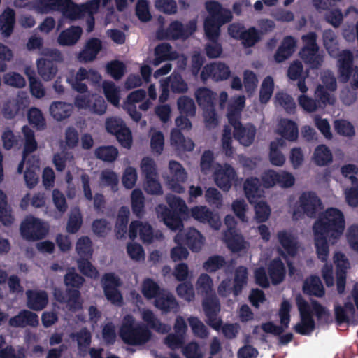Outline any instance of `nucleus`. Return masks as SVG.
Here are the masks:
<instances>
[{
	"mask_svg": "<svg viewBox=\"0 0 358 358\" xmlns=\"http://www.w3.org/2000/svg\"><path fill=\"white\" fill-rule=\"evenodd\" d=\"M206 9L209 15L204 20V31L208 41L218 40L220 34V27L229 23L232 20V13L229 9L224 8L216 1L206 3Z\"/></svg>",
	"mask_w": 358,
	"mask_h": 358,
	"instance_id": "nucleus-1",
	"label": "nucleus"
},
{
	"mask_svg": "<svg viewBox=\"0 0 358 358\" xmlns=\"http://www.w3.org/2000/svg\"><path fill=\"white\" fill-rule=\"evenodd\" d=\"M345 224L343 212L336 208L331 207L320 214L313 224V230L326 234L329 238L337 240L344 231Z\"/></svg>",
	"mask_w": 358,
	"mask_h": 358,
	"instance_id": "nucleus-2",
	"label": "nucleus"
},
{
	"mask_svg": "<svg viewBox=\"0 0 358 358\" xmlns=\"http://www.w3.org/2000/svg\"><path fill=\"white\" fill-rule=\"evenodd\" d=\"M119 335L122 341L129 345H143L152 337V332L145 324L136 322L132 315L124 317L119 329Z\"/></svg>",
	"mask_w": 358,
	"mask_h": 358,
	"instance_id": "nucleus-3",
	"label": "nucleus"
},
{
	"mask_svg": "<svg viewBox=\"0 0 358 358\" xmlns=\"http://www.w3.org/2000/svg\"><path fill=\"white\" fill-rule=\"evenodd\" d=\"M20 233L25 240L35 241L44 238L48 234V229L40 219L29 216L21 223Z\"/></svg>",
	"mask_w": 358,
	"mask_h": 358,
	"instance_id": "nucleus-4",
	"label": "nucleus"
},
{
	"mask_svg": "<svg viewBox=\"0 0 358 358\" xmlns=\"http://www.w3.org/2000/svg\"><path fill=\"white\" fill-rule=\"evenodd\" d=\"M297 306L301 321L294 327V330L301 335L309 336L315 328L311 308L308 303L303 299H297Z\"/></svg>",
	"mask_w": 358,
	"mask_h": 358,
	"instance_id": "nucleus-5",
	"label": "nucleus"
},
{
	"mask_svg": "<svg viewBox=\"0 0 358 358\" xmlns=\"http://www.w3.org/2000/svg\"><path fill=\"white\" fill-rule=\"evenodd\" d=\"M170 176L168 177L167 184L170 189L176 193L181 194L185 192L182 183L187 178V172L182 166L175 160H171L169 163Z\"/></svg>",
	"mask_w": 358,
	"mask_h": 358,
	"instance_id": "nucleus-6",
	"label": "nucleus"
},
{
	"mask_svg": "<svg viewBox=\"0 0 358 358\" xmlns=\"http://www.w3.org/2000/svg\"><path fill=\"white\" fill-rule=\"evenodd\" d=\"M353 55L344 50L338 59V78L341 83H348L350 78L358 79V66L353 65Z\"/></svg>",
	"mask_w": 358,
	"mask_h": 358,
	"instance_id": "nucleus-7",
	"label": "nucleus"
},
{
	"mask_svg": "<svg viewBox=\"0 0 358 358\" xmlns=\"http://www.w3.org/2000/svg\"><path fill=\"white\" fill-rule=\"evenodd\" d=\"M104 295L113 304H121L122 296L118 290L120 279L113 273H105L101 279Z\"/></svg>",
	"mask_w": 358,
	"mask_h": 358,
	"instance_id": "nucleus-8",
	"label": "nucleus"
},
{
	"mask_svg": "<svg viewBox=\"0 0 358 358\" xmlns=\"http://www.w3.org/2000/svg\"><path fill=\"white\" fill-rule=\"evenodd\" d=\"M178 245H186L192 252L201 250L204 241L202 234L194 228H189L184 232H179L174 238Z\"/></svg>",
	"mask_w": 358,
	"mask_h": 358,
	"instance_id": "nucleus-9",
	"label": "nucleus"
},
{
	"mask_svg": "<svg viewBox=\"0 0 358 358\" xmlns=\"http://www.w3.org/2000/svg\"><path fill=\"white\" fill-rule=\"evenodd\" d=\"M230 75L229 67L224 63L219 62L206 64L201 71L200 77L203 82L209 78L217 82L228 79Z\"/></svg>",
	"mask_w": 358,
	"mask_h": 358,
	"instance_id": "nucleus-10",
	"label": "nucleus"
},
{
	"mask_svg": "<svg viewBox=\"0 0 358 358\" xmlns=\"http://www.w3.org/2000/svg\"><path fill=\"white\" fill-rule=\"evenodd\" d=\"M214 180L216 185L222 190L227 192L230 189L233 183L237 180L235 169L229 164L220 166L214 172Z\"/></svg>",
	"mask_w": 358,
	"mask_h": 358,
	"instance_id": "nucleus-11",
	"label": "nucleus"
},
{
	"mask_svg": "<svg viewBox=\"0 0 358 358\" xmlns=\"http://www.w3.org/2000/svg\"><path fill=\"white\" fill-rule=\"evenodd\" d=\"M199 106L203 110H208L211 116L215 115L217 94L207 87H200L195 92Z\"/></svg>",
	"mask_w": 358,
	"mask_h": 358,
	"instance_id": "nucleus-12",
	"label": "nucleus"
},
{
	"mask_svg": "<svg viewBox=\"0 0 358 358\" xmlns=\"http://www.w3.org/2000/svg\"><path fill=\"white\" fill-rule=\"evenodd\" d=\"M8 324L15 328H24L27 326L37 327L39 324L38 316L29 310H22L17 315L10 318Z\"/></svg>",
	"mask_w": 358,
	"mask_h": 358,
	"instance_id": "nucleus-13",
	"label": "nucleus"
},
{
	"mask_svg": "<svg viewBox=\"0 0 358 358\" xmlns=\"http://www.w3.org/2000/svg\"><path fill=\"white\" fill-rule=\"evenodd\" d=\"M102 42L98 38L88 39L83 49L78 53V59L80 62H89L94 61L102 49Z\"/></svg>",
	"mask_w": 358,
	"mask_h": 358,
	"instance_id": "nucleus-14",
	"label": "nucleus"
},
{
	"mask_svg": "<svg viewBox=\"0 0 358 358\" xmlns=\"http://www.w3.org/2000/svg\"><path fill=\"white\" fill-rule=\"evenodd\" d=\"M300 207L309 217H314L317 208L321 205V200L313 192H303L299 197Z\"/></svg>",
	"mask_w": 358,
	"mask_h": 358,
	"instance_id": "nucleus-15",
	"label": "nucleus"
},
{
	"mask_svg": "<svg viewBox=\"0 0 358 358\" xmlns=\"http://www.w3.org/2000/svg\"><path fill=\"white\" fill-rule=\"evenodd\" d=\"M158 213L160 214L164 223L171 230L176 231L183 227L182 217L184 214L169 210L168 207L164 205L158 206Z\"/></svg>",
	"mask_w": 358,
	"mask_h": 358,
	"instance_id": "nucleus-16",
	"label": "nucleus"
},
{
	"mask_svg": "<svg viewBox=\"0 0 358 358\" xmlns=\"http://www.w3.org/2000/svg\"><path fill=\"white\" fill-rule=\"evenodd\" d=\"M27 306L32 310L40 311L44 309L48 303V296L44 290L29 289L26 292Z\"/></svg>",
	"mask_w": 358,
	"mask_h": 358,
	"instance_id": "nucleus-17",
	"label": "nucleus"
},
{
	"mask_svg": "<svg viewBox=\"0 0 358 358\" xmlns=\"http://www.w3.org/2000/svg\"><path fill=\"white\" fill-rule=\"evenodd\" d=\"M155 306L163 313H176L178 310V303L175 296L165 289L155 300Z\"/></svg>",
	"mask_w": 358,
	"mask_h": 358,
	"instance_id": "nucleus-18",
	"label": "nucleus"
},
{
	"mask_svg": "<svg viewBox=\"0 0 358 358\" xmlns=\"http://www.w3.org/2000/svg\"><path fill=\"white\" fill-rule=\"evenodd\" d=\"M318 48H301L299 52L300 58L311 69H319L324 61L323 55Z\"/></svg>",
	"mask_w": 358,
	"mask_h": 358,
	"instance_id": "nucleus-19",
	"label": "nucleus"
},
{
	"mask_svg": "<svg viewBox=\"0 0 358 358\" xmlns=\"http://www.w3.org/2000/svg\"><path fill=\"white\" fill-rule=\"evenodd\" d=\"M296 45V41L293 36H285L274 55L275 61L281 63L287 59L295 51Z\"/></svg>",
	"mask_w": 358,
	"mask_h": 358,
	"instance_id": "nucleus-20",
	"label": "nucleus"
},
{
	"mask_svg": "<svg viewBox=\"0 0 358 358\" xmlns=\"http://www.w3.org/2000/svg\"><path fill=\"white\" fill-rule=\"evenodd\" d=\"M268 273L273 285H278L285 280L286 268L280 257H275L269 262Z\"/></svg>",
	"mask_w": 358,
	"mask_h": 358,
	"instance_id": "nucleus-21",
	"label": "nucleus"
},
{
	"mask_svg": "<svg viewBox=\"0 0 358 358\" xmlns=\"http://www.w3.org/2000/svg\"><path fill=\"white\" fill-rule=\"evenodd\" d=\"M277 238L280 245L284 249L286 255L294 257L298 252V243L294 236L286 230H281L277 233Z\"/></svg>",
	"mask_w": 358,
	"mask_h": 358,
	"instance_id": "nucleus-22",
	"label": "nucleus"
},
{
	"mask_svg": "<svg viewBox=\"0 0 358 358\" xmlns=\"http://www.w3.org/2000/svg\"><path fill=\"white\" fill-rule=\"evenodd\" d=\"M245 196L250 203H256L263 195L261 184L257 177H250L245 180L243 184Z\"/></svg>",
	"mask_w": 358,
	"mask_h": 358,
	"instance_id": "nucleus-23",
	"label": "nucleus"
},
{
	"mask_svg": "<svg viewBox=\"0 0 358 358\" xmlns=\"http://www.w3.org/2000/svg\"><path fill=\"white\" fill-rule=\"evenodd\" d=\"M192 217L202 223H209L214 229H218L220 222L215 220L212 211L206 206H197L191 209Z\"/></svg>",
	"mask_w": 358,
	"mask_h": 358,
	"instance_id": "nucleus-24",
	"label": "nucleus"
},
{
	"mask_svg": "<svg viewBox=\"0 0 358 358\" xmlns=\"http://www.w3.org/2000/svg\"><path fill=\"white\" fill-rule=\"evenodd\" d=\"M255 135L256 128L251 124L236 127L233 132L234 138L244 146H250L253 143Z\"/></svg>",
	"mask_w": 358,
	"mask_h": 358,
	"instance_id": "nucleus-25",
	"label": "nucleus"
},
{
	"mask_svg": "<svg viewBox=\"0 0 358 358\" xmlns=\"http://www.w3.org/2000/svg\"><path fill=\"white\" fill-rule=\"evenodd\" d=\"M83 29L79 26H71L60 32L57 38V42L63 46H71L75 45L80 38Z\"/></svg>",
	"mask_w": 358,
	"mask_h": 358,
	"instance_id": "nucleus-26",
	"label": "nucleus"
},
{
	"mask_svg": "<svg viewBox=\"0 0 358 358\" xmlns=\"http://www.w3.org/2000/svg\"><path fill=\"white\" fill-rule=\"evenodd\" d=\"M37 67L39 75L45 81L53 79L58 71L57 64L48 59L41 58L38 59Z\"/></svg>",
	"mask_w": 358,
	"mask_h": 358,
	"instance_id": "nucleus-27",
	"label": "nucleus"
},
{
	"mask_svg": "<svg viewBox=\"0 0 358 358\" xmlns=\"http://www.w3.org/2000/svg\"><path fill=\"white\" fill-rule=\"evenodd\" d=\"M69 0H37L35 2L36 10L41 14H48L53 11H60Z\"/></svg>",
	"mask_w": 358,
	"mask_h": 358,
	"instance_id": "nucleus-28",
	"label": "nucleus"
},
{
	"mask_svg": "<svg viewBox=\"0 0 358 358\" xmlns=\"http://www.w3.org/2000/svg\"><path fill=\"white\" fill-rule=\"evenodd\" d=\"M344 303L343 306L338 305L334 308L335 318L338 324L348 323L350 322L349 315L353 317L355 315L354 305L351 302L350 297Z\"/></svg>",
	"mask_w": 358,
	"mask_h": 358,
	"instance_id": "nucleus-29",
	"label": "nucleus"
},
{
	"mask_svg": "<svg viewBox=\"0 0 358 358\" xmlns=\"http://www.w3.org/2000/svg\"><path fill=\"white\" fill-rule=\"evenodd\" d=\"M15 23V13L12 8H7L0 15V29L4 36L8 37L13 31Z\"/></svg>",
	"mask_w": 358,
	"mask_h": 358,
	"instance_id": "nucleus-30",
	"label": "nucleus"
},
{
	"mask_svg": "<svg viewBox=\"0 0 358 358\" xmlns=\"http://www.w3.org/2000/svg\"><path fill=\"white\" fill-rule=\"evenodd\" d=\"M72 105L63 101H54L50 106V113L52 117L62 121L69 117L72 113Z\"/></svg>",
	"mask_w": 358,
	"mask_h": 358,
	"instance_id": "nucleus-31",
	"label": "nucleus"
},
{
	"mask_svg": "<svg viewBox=\"0 0 358 358\" xmlns=\"http://www.w3.org/2000/svg\"><path fill=\"white\" fill-rule=\"evenodd\" d=\"M248 279V272L246 267L243 266H238L234 272L233 286L231 287L232 293L235 296H238L243 291V287L247 285Z\"/></svg>",
	"mask_w": 358,
	"mask_h": 358,
	"instance_id": "nucleus-32",
	"label": "nucleus"
},
{
	"mask_svg": "<svg viewBox=\"0 0 358 358\" xmlns=\"http://www.w3.org/2000/svg\"><path fill=\"white\" fill-rule=\"evenodd\" d=\"M303 291L306 294L317 297H322L325 293L321 280L316 275H313L305 280Z\"/></svg>",
	"mask_w": 358,
	"mask_h": 358,
	"instance_id": "nucleus-33",
	"label": "nucleus"
},
{
	"mask_svg": "<svg viewBox=\"0 0 358 358\" xmlns=\"http://www.w3.org/2000/svg\"><path fill=\"white\" fill-rule=\"evenodd\" d=\"M313 232L315 246L316 248L317 257L322 262H325L327 260L329 252V245L327 242V237H329V236L318 231Z\"/></svg>",
	"mask_w": 358,
	"mask_h": 358,
	"instance_id": "nucleus-34",
	"label": "nucleus"
},
{
	"mask_svg": "<svg viewBox=\"0 0 358 358\" xmlns=\"http://www.w3.org/2000/svg\"><path fill=\"white\" fill-rule=\"evenodd\" d=\"M22 132L24 138L22 155L24 157H26L28 155L37 150L38 143L35 138L34 131L29 126H23Z\"/></svg>",
	"mask_w": 358,
	"mask_h": 358,
	"instance_id": "nucleus-35",
	"label": "nucleus"
},
{
	"mask_svg": "<svg viewBox=\"0 0 358 358\" xmlns=\"http://www.w3.org/2000/svg\"><path fill=\"white\" fill-rule=\"evenodd\" d=\"M172 53V47L169 43L158 44L155 48V58L152 64L157 66L163 62L175 59V57L171 55Z\"/></svg>",
	"mask_w": 358,
	"mask_h": 358,
	"instance_id": "nucleus-36",
	"label": "nucleus"
},
{
	"mask_svg": "<svg viewBox=\"0 0 358 358\" xmlns=\"http://www.w3.org/2000/svg\"><path fill=\"white\" fill-rule=\"evenodd\" d=\"M131 206L133 213L138 218H142L145 213V198L141 189H135L132 191Z\"/></svg>",
	"mask_w": 358,
	"mask_h": 358,
	"instance_id": "nucleus-37",
	"label": "nucleus"
},
{
	"mask_svg": "<svg viewBox=\"0 0 358 358\" xmlns=\"http://www.w3.org/2000/svg\"><path fill=\"white\" fill-rule=\"evenodd\" d=\"M87 70L80 67L72 78H68L67 81L71 84L72 88L79 93H85L88 90L87 85L83 81L87 80Z\"/></svg>",
	"mask_w": 358,
	"mask_h": 358,
	"instance_id": "nucleus-38",
	"label": "nucleus"
},
{
	"mask_svg": "<svg viewBox=\"0 0 358 358\" xmlns=\"http://www.w3.org/2000/svg\"><path fill=\"white\" fill-rule=\"evenodd\" d=\"M280 134L282 138L289 141H294L298 138V127L292 120H282L280 122Z\"/></svg>",
	"mask_w": 358,
	"mask_h": 358,
	"instance_id": "nucleus-39",
	"label": "nucleus"
},
{
	"mask_svg": "<svg viewBox=\"0 0 358 358\" xmlns=\"http://www.w3.org/2000/svg\"><path fill=\"white\" fill-rule=\"evenodd\" d=\"M202 308L206 316L220 314L221 310L220 302L215 293L203 298Z\"/></svg>",
	"mask_w": 358,
	"mask_h": 358,
	"instance_id": "nucleus-40",
	"label": "nucleus"
},
{
	"mask_svg": "<svg viewBox=\"0 0 358 358\" xmlns=\"http://www.w3.org/2000/svg\"><path fill=\"white\" fill-rule=\"evenodd\" d=\"M76 251L79 258L92 257L94 250L91 238L87 236L80 237L76 243Z\"/></svg>",
	"mask_w": 358,
	"mask_h": 358,
	"instance_id": "nucleus-41",
	"label": "nucleus"
},
{
	"mask_svg": "<svg viewBox=\"0 0 358 358\" xmlns=\"http://www.w3.org/2000/svg\"><path fill=\"white\" fill-rule=\"evenodd\" d=\"M224 242L233 252H238L243 248L244 240L241 235L235 231H228L224 234Z\"/></svg>",
	"mask_w": 358,
	"mask_h": 358,
	"instance_id": "nucleus-42",
	"label": "nucleus"
},
{
	"mask_svg": "<svg viewBox=\"0 0 358 358\" xmlns=\"http://www.w3.org/2000/svg\"><path fill=\"white\" fill-rule=\"evenodd\" d=\"M315 163L320 166H326L333 160L331 150L325 145H318L313 155Z\"/></svg>",
	"mask_w": 358,
	"mask_h": 358,
	"instance_id": "nucleus-43",
	"label": "nucleus"
},
{
	"mask_svg": "<svg viewBox=\"0 0 358 358\" xmlns=\"http://www.w3.org/2000/svg\"><path fill=\"white\" fill-rule=\"evenodd\" d=\"M164 290L161 289L159 285L151 278H146L142 284V294L147 299H157L160 293Z\"/></svg>",
	"mask_w": 358,
	"mask_h": 358,
	"instance_id": "nucleus-44",
	"label": "nucleus"
},
{
	"mask_svg": "<svg viewBox=\"0 0 358 358\" xmlns=\"http://www.w3.org/2000/svg\"><path fill=\"white\" fill-rule=\"evenodd\" d=\"M178 109L181 115L194 117L196 113V106L194 100L187 96H182L177 101Z\"/></svg>",
	"mask_w": 358,
	"mask_h": 358,
	"instance_id": "nucleus-45",
	"label": "nucleus"
},
{
	"mask_svg": "<svg viewBox=\"0 0 358 358\" xmlns=\"http://www.w3.org/2000/svg\"><path fill=\"white\" fill-rule=\"evenodd\" d=\"M94 154L97 159L103 162H113L118 156V150L113 145L99 146L95 150Z\"/></svg>",
	"mask_w": 358,
	"mask_h": 358,
	"instance_id": "nucleus-46",
	"label": "nucleus"
},
{
	"mask_svg": "<svg viewBox=\"0 0 358 358\" xmlns=\"http://www.w3.org/2000/svg\"><path fill=\"white\" fill-rule=\"evenodd\" d=\"M274 81L271 76H266L260 87L259 90V101L261 103H267L273 93Z\"/></svg>",
	"mask_w": 358,
	"mask_h": 358,
	"instance_id": "nucleus-47",
	"label": "nucleus"
},
{
	"mask_svg": "<svg viewBox=\"0 0 358 358\" xmlns=\"http://www.w3.org/2000/svg\"><path fill=\"white\" fill-rule=\"evenodd\" d=\"M213 282L207 273H202L198 278L196 282V289L198 294L208 296L213 291Z\"/></svg>",
	"mask_w": 358,
	"mask_h": 358,
	"instance_id": "nucleus-48",
	"label": "nucleus"
},
{
	"mask_svg": "<svg viewBox=\"0 0 358 358\" xmlns=\"http://www.w3.org/2000/svg\"><path fill=\"white\" fill-rule=\"evenodd\" d=\"M227 264V263L224 257L215 255L208 258V259L203 263V268L208 273H215L226 266Z\"/></svg>",
	"mask_w": 358,
	"mask_h": 358,
	"instance_id": "nucleus-49",
	"label": "nucleus"
},
{
	"mask_svg": "<svg viewBox=\"0 0 358 358\" xmlns=\"http://www.w3.org/2000/svg\"><path fill=\"white\" fill-rule=\"evenodd\" d=\"M336 133L342 136L352 138L355 135V129L352 124L343 119L336 120L334 122Z\"/></svg>",
	"mask_w": 358,
	"mask_h": 358,
	"instance_id": "nucleus-50",
	"label": "nucleus"
},
{
	"mask_svg": "<svg viewBox=\"0 0 358 358\" xmlns=\"http://www.w3.org/2000/svg\"><path fill=\"white\" fill-rule=\"evenodd\" d=\"M103 90L106 99L114 106H118L120 103L119 90L112 81L104 80L103 82Z\"/></svg>",
	"mask_w": 358,
	"mask_h": 358,
	"instance_id": "nucleus-51",
	"label": "nucleus"
},
{
	"mask_svg": "<svg viewBox=\"0 0 358 358\" xmlns=\"http://www.w3.org/2000/svg\"><path fill=\"white\" fill-rule=\"evenodd\" d=\"M27 119L30 124L37 129H43L46 125L45 120L41 110L36 107H31L27 113Z\"/></svg>",
	"mask_w": 358,
	"mask_h": 358,
	"instance_id": "nucleus-52",
	"label": "nucleus"
},
{
	"mask_svg": "<svg viewBox=\"0 0 358 358\" xmlns=\"http://www.w3.org/2000/svg\"><path fill=\"white\" fill-rule=\"evenodd\" d=\"M83 224V217L79 209L72 211L69 217L66 224V231L68 233L76 234Z\"/></svg>",
	"mask_w": 358,
	"mask_h": 358,
	"instance_id": "nucleus-53",
	"label": "nucleus"
},
{
	"mask_svg": "<svg viewBox=\"0 0 358 358\" xmlns=\"http://www.w3.org/2000/svg\"><path fill=\"white\" fill-rule=\"evenodd\" d=\"M275 101L276 102L284 109L287 113L289 114H293L295 113L296 110V103L294 101V99L288 94L285 92H278L275 94Z\"/></svg>",
	"mask_w": 358,
	"mask_h": 358,
	"instance_id": "nucleus-54",
	"label": "nucleus"
},
{
	"mask_svg": "<svg viewBox=\"0 0 358 358\" xmlns=\"http://www.w3.org/2000/svg\"><path fill=\"white\" fill-rule=\"evenodd\" d=\"M91 257L79 258L77 261V265L79 271L84 275L95 278L98 276L99 272L96 268L90 262Z\"/></svg>",
	"mask_w": 358,
	"mask_h": 358,
	"instance_id": "nucleus-55",
	"label": "nucleus"
},
{
	"mask_svg": "<svg viewBox=\"0 0 358 358\" xmlns=\"http://www.w3.org/2000/svg\"><path fill=\"white\" fill-rule=\"evenodd\" d=\"M282 145V141L280 140L278 143L271 142L270 144L269 159L273 165L280 166L285 162V157L282 152L278 149V145Z\"/></svg>",
	"mask_w": 358,
	"mask_h": 358,
	"instance_id": "nucleus-56",
	"label": "nucleus"
},
{
	"mask_svg": "<svg viewBox=\"0 0 358 358\" xmlns=\"http://www.w3.org/2000/svg\"><path fill=\"white\" fill-rule=\"evenodd\" d=\"M166 203L169 206V210L187 215L188 208L183 199L175 195H169L166 196Z\"/></svg>",
	"mask_w": 358,
	"mask_h": 358,
	"instance_id": "nucleus-57",
	"label": "nucleus"
},
{
	"mask_svg": "<svg viewBox=\"0 0 358 358\" xmlns=\"http://www.w3.org/2000/svg\"><path fill=\"white\" fill-rule=\"evenodd\" d=\"M315 96L317 104L320 105V108H324L327 104L334 105L335 103V99L331 97L329 93L321 85L317 87Z\"/></svg>",
	"mask_w": 358,
	"mask_h": 358,
	"instance_id": "nucleus-58",
	"label": "nucleus"
},
{
	"mask_svg": "<svg viewBox=\"0 0 358 358\" xmlns=\"http://www.w3.org/2000/svg\"><path fill=\"white\" fill-rule=\"evenodd\" d=\"M76 338L79 349L89 347L92 342V334L87 327H83L79 331L71 334Z\"/></svg>",
	"mask_w": 358,
	"mask_h": 358,
	"instance_id": "nucleus-59",
	"label": "nucleus"
},
{
	"mask_svg": "<svg viewBox=\"0 0 358 358\" xmlns=\"http://www.w3.org/2000/svg\"><path fill=\"white\" fill-rule=\"evenodd\" d=\"M60 12L65 17L71 20H76L82 16L83 9L81 6L73 3L72 0H69V2L64 4Z\"/></svg>",
	"mask_w": 358,
	"mask_h": 358,
	"instance_id": "nucleus-60",
	"label": "nucleus"
},
{
	"mask_svg": "<svg viewBox=\"0 0 358 358\" xmlns=\"http://www.w3.org/2000/svg\"><path fill=\"white\" fill-rule=\"evenodd\" d=\"M189 323L193 334L201 338H206L209 335V331L204 324L196 317L189 318Z\"/></svg>",
	"mask_w": 358,
	"mask_h": 358,
	"instance_id": "nucleus-61",
	"label": "nucleus"
},
{
	"mask_svg": "<svg viewBox=\"0 0 358 358\" xmlns=\"http://www.w3.org/2000/svg\"><path fill=\"white\" fill-rule=\"evenodd\" d=\"M106 69L113 78L120 80L124 74L126 66L122 62L114 60L108 63Z\"/></svg>",
	"mask_w": 358,
	"mask_h": 358,
	"instance_id": "nucleus-62",
	"label": "nucleus"
},
{
	"mask_svg": "<svg viewBox=\"0 0 358 358\" xmlns=\"http://www.w3.org/2000/svg\"><path fill=\"white\" fill-rule=\"evenodd\" d=\"M170 87L173 93H185L188 90L187 83L179 73H172L170 76Z\"/></svg>",
	"mask_w": 358,
	"mask_h": 358,
	"instance_id": "nucleus-63",
	"label": "nucleus"
},
{
	"mask_svg": "<svg viewBox=\"0 0 358 358\" xmlns=\"http://www.w3.org/2000/svg\"><path fill=\"white\" fill-rule=\"evenodd\" d=\"M182 354L186 358H203L199 344L196 341L188 343L182 348Z\"/></svg>",
	"mask_w": 358,
	"mask_h": 358,
	"instance_id": "nucleus-64",
	"label": "nucleus"
}]
</instances>
